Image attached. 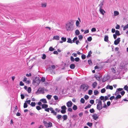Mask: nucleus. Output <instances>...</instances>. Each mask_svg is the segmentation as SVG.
I'll use <instances>...</instances> for the list:
<instances>
[{
	"mask_svg": "<svg viewBox=\"0 0 128 128\" xmlns=\"http://www.w3.org/2000/svg\"><path fill=\"white\" fill-rule=\"evenodd\" d=\"M73 22V20H71L70 22H69L66 24V28L68 32L72 31L74 30V27L73 24L71 23V22Z\"/></svg>",
	"mask_w": 128,
	"mask_h": 128,
	"instance_id": "nucleus-1",
	"label": "nucleus"
},
{
	"mask_svg": "<svg viewBox=\"0 0 128 128\" xmlns=\"http://www.w3.org/2000/svg\"><path fill=\"white\" fill-rule=\"evenodd\" d=\"M96 100L98 101V103L97 104L96 108L98 110L100 111L102 108V102L100 100V99H96Z\"/></svg>",
	"mask_w": 128,
	"mask_h": 128,
	"instance_id": "nucleus-2",
	"label": "nucleus"
},
{
	"mask_svg": "<svg viewBox=\"0 0 128 128\" xmlns=\"http://www.w3.org/2000/svg\"><path fill=\"white\" fill-rule=\"evenodd\" d=\"M89 87V86L88 84H82L80 86V88L82 89L86 92L88 89Z\"/></svg>",
	"mask_w": 128,
	"mask_h": 128,
	"instance_id": "nucleus-3",
	"label": "nucleus"
},
{
	"mask_svg": "<svg viewBox=\"0 0 128 128\" xmlns=\"http://www.w3.org/2000/svg\"><path fill=\"white\" fill-rule=\"evenodd\" d=\"M43 123L44 124V126L46 128H50L52 126V123L50 122H48L44 120Z\"/></svg>",
	"mask_w": 128,
	"mask_h": 128,
	"instance_id": "nucleus-4",
	"label": "nucleus"
},
{
	"mask_svg": "<svg viewBox=\"0 0 128 128\" xmlns=\"http://www.w3.org/2000/svg\"><path fill=\"white\" fill-rule=\"evenodd\" d=\"M123 90V89L122 88H119L116 89V91L114 93L115 95H119L120 94V91H122Z\"/></svg>",
	"mask_w": 128,
	"mask_h": 128,
	"instance_id": "nucleus-5",
	"label": "nucleus"
},
{
	"mask_svg": "<svg viewBox=\"0 0 128 128\" xmlns=\"http://www.w3.org/2000/svg\"><path fill=\"white\" fill-rule=\"evenodd\" d=\"M72 103L71 101H69L66 103V106L68 108L71 107L72 105Z\"/></svg>",
	"mask_w": 128,
	"mask_h": 128,
	"instance_id": "nucleus-6",
	"label": "nucleus"
},
{
	"mask_svg": "<svg viewBox=\"0 0 128 128\" xmlns=\"http://www.w3.org/2000/svg\"><path fill=\"white\" fill-rule=\"evenodd\" d=\"M120 38H118L115 40L114 42V44L116 45H118L120 41Z\"/></svg>",
	"mask_w": 128,
	"mask_h": 128,
	"instance_id": "nucleus-7",
	"label": "nucleus"
},
{
	"mask_svg": "<svg viewBox=\"0 0 128 128\" xmlns=\"http://www.w3.org/2000/svg\"><path fill=\"white\" fill-rule=\"evenodd\" d=\"M92 116L93 118L95 120L98 118V116L96 114H95L92 115Z\"/></svg>",
	"mask_w": 128,
	"mask_h": 128,
	"instance_id": "nucleus-8",
	"label": "nucleus"
},
{
	"mask_svg": "<svg viewBox=\"0 0 128 128\" xmlns=\"http://www.w3.org/2000/svg\"><path fill=\"white\" fill-rule=\"evenodd\" d=\"M106 89H110V90H112L113 88L112 86L108 85L106 86Z\"/></svg>",
	"mask_w": 128,
	"mask_h": 128,
	"instance_id": "nucleus-9",
	"label": "nucleus"
},
{
	"mask_svg": "<svg viewBox=\"0 0 128 128\" xmlns=\"http://www.w3.org/2000/svg\"><path fill=\"white\" fill-rule=\"evenodd\" d=\"M38 91L43 93L44 92V88H38Z\"/></svg>",
	"mask_w": 128,
	"mask_h": 128,
	"instance_id": "nucleus-10",
	"label": "nucleus"
},
{
	"mask_svg": "<svg viewBox=\"0 0 128 128\" xmlns=\"http://www.w3.org/2000/svg\"><path fill=\"white\" fill-rule=\"evenodd\" d=\"M102 8H101V7H100V8L99 10L100 13L104 15V12L105 13V12L104 10L102 9Z\"/></svg>",
	"mask_w": 128,
	"mask_h": 128,
	"instance_id": "nucleus-11",
	"label": "nucleus"
},
{
	"mask_svg": "<svg viewBox=\"0 0 128 128\" xmlns=\"http://www.w3.org/2000/svg\"><path fill=\"white\" fill-rule=\"evenodd\" d=\"M60 37L58 36H55L53 37V38L55 40H58L60 39Z\"/></svg>",
	"mask_w": 128,
	"mask_h": 128,
	"instance_id": "nucleus-12",
	"label": "nucleus"
},
{
	"mask_svg": "<svg viewBox=\"0 0 128 128\" xmlns=\"http://www.w3.org/2000/svg\"><path fill=\"white\" fill-rule=\"evenodd\" d=\"M97 83L96 82H93L92 84V88H94L97 86Z\"/></svg>",
	"mask_w": 128,
	"mask_h": 128,
	"instance_id": "nucleus-13",
	"label": "nucleus"
},
{
	"mask_svg": "<svg viewBox=\"0 0 128 128\" xmlns=\"http://www.w3.org/2000/svg\"><path fill=\"white\" fill-rule=\"evenodd\" d=\"M42 108H46L48 107V105L46 104H42Z\"/></svg>",
	"mask_w": 128,
	"mask_h": 128,
	"instance_id": "nucleus-14",
	"label": "nucleus"
},
{
	"mask_svg": "<svg viewBox=\"0 0 128 128\" xmlns=\"http://www.w3.org/2000/svg\"><path fill=\"white\" fill-rule=\"evenodd\" d=\"M116 96V98H114L115 100H117L118 99L120 98H121V96L120 95H117Z\"/></svg>",
	"mask_w": 128,
	"mask_h": 128,
	"instance_id": "nucleus-15",
	"label": "nucleus"
},
{
	"mask_svg": "<svg viewBox=\"0 0 128 128\" xmlns=\"http://www.w3.org/2000/svg\"><path fill=\"white\" fill-rule=\"evenodd\" d=\"M75 67V65L74 64H72L70 66V68L71 69H74Z\"/></svg>",
	"mask_w": 128,
	"mask_h": 128,
	"instance_id": "nucleus-16",
	"label": "nucleus"
},
{
	"mask_svg": "<svg viewBox=\"0 0 128 128\" xmlns=\"http://www.w3.org/2000/svg\"><path fill=\"white\" fill-rule=\"evenodd\" d=\"M40 101H42L43 103L44 104H46L47 102L46 100L44 98L40 100Z\"/></svg>",
	"mask_w": 128,
	"mask_h": 128,
	"instance_id": "nucleus-17",
	"label": "nucleus"
},
{
	"mask_svg": "<svg viewBox=\"0 0 128 128\" xmlns=\"http://www.w3.org/2000/svg\"><path fill=\"white\" fill-rule=\"evenodd\" d=\"M119 14V13L118 12L116 11H114V16H115L118 15Z\"/></svg>",
	"mask_w": 128,
	"mask_h": 128,
	"instance_id": "nucleus-18",
	"label": "nucleus"
},
{
	"mask_svg": "<svg viewBox=\"0 0 128 128\" xmlns=\"http://www.w3.org/2000/svg\"><path fill=\"white\" fill-rule=\"evenodd\" d=\"M68 41H67V42L69 43H70L71 44H72V40L70 38H67Z\"/></svg>",
	"mask_w": 128,
	"mask_h": 128,
	"instance_id": "nucleus-19",
	"label": "nucleus"
},
{
	"mask_svg": "<svg viewBox=\"0 0 128 128\" xmlns=\"http://www.w3.org/2000/svg\"><path fill=\"white\" fill-rule=\"evenodd\" d=\"M95 78L97 80H98V81H100L101 80V78L100 77V76H98L97 75H96L95 76Z\"/></svg>",
	"mask_w": 128,
	"mask_h": 128,
	"instance_id": "nucleus-20",
	"label": "nucleus"
},
{
	"mask_svg": "<svg viewBox=\"0 0 128 128\" xmlns=\"http://www.w3.org/2000/svg\"><path fill=\"white\" fill-rule=\"evenodd\" d=\"M104 1L103 0L102 1L100 2V4L99 5V6H100V8H102V6L104 5Z\"/></svg>",
	"mask_w": 128,
	"mask_h": 128,
	"instance_id": "nucleus-21",
	"label": "nucleus"
},
{
	"mask_svg": "<svg viewBox=\"0 0 128 128\" xmlns=\"http://www.w3.org/2000/svg\"><path fill=\"white\" fill-rule=\"evenodd\" d=\"M72 109L74 110H76L77 109V107L76 105L74 104Z\"/></svg>",
	"mask_w": 128,
	"mask_h": 128,
	"instance_id": "nucleus-22",
	"label": "nucleus"
},
{
	"mask_svg": "<svg viewBox=\"0 0 128 128\" xmlns=\"http://www.w3.org/2000/svg\"><path fill=\"white\" fill-rule=\"evenodd\" d=\"M108 36H104V40L105 42H107L108 40Z\"/></svg>",
	"mask_w": 128,
	"mask_h": 128,
	"instance_id": "nucleus-23",
	"label": "nucleus"
},
{
	"mask_svg": "<svg viewBox=\"0 0 128 128\" xmlns=\"http://www.w3.org/2000/svg\"><path fill=\"white\" fill-rule=\"evenodd\" d=\"M67 116L66 115H64L62 117L64 120H66L67 119Z\"/></svg>",
	"mask_w": 128,
	"mask_h": 128,
	"instance_id": "nucleus-24",
	"label": "nucleus"
},
{
	"mask_svg": "<svg viewBox=\"0 0 128 128\" xmlns=\"http://www.w3.org/2000/svg\"><path fill=\"white\" fill-rule=\"evenodd\" d=\"M118 36H119L120 35V32L118 30H116L115 32V34Z\"/></svg>",
	"mask_w": 128,
	"mask_h": 128,
	"instance_id": "nucleus-25",
	"label": "nucleus"
},
{
	"mask_svg": "<svg viewBox=\"0 0 128 128\" xmlns=\"http://www.w3.org/2000/svg\"><path fill=\"white\" fill-rule=\"evenodd\" d=\"M62 117V116L60 114L58 115L56 117V118L58 119H59V120L61 119Z\"/></svg>",
	"mask_w": 128,
	"mask_h": 128,
	"instance_id": "nucleus-26",
	"label": "nucleus"
},
{
	"mask_svg": "<svg viewBox=\"0 0 128 128\" xmlns=\"http://www.w3.org/2000/svg\"><path fill=\"white\" fill-rule=\"evenodd\" d=\"M92 52L91 50H90L89 51V52L88 53V54L87 56V57L88 58L90 57L91 56V54H92Z\"/></svg>",
	"mask_w": 128,
	"mask_h": 128,
	"instance_id": "nucleus-27",
	"label": "nucleus"
},
{
	"mask_svg": "<svg viewBox=\"0 0 128 128\" xmlns=\"http://www.w3.org/2000/svg\"><path fill=\"white\" fill-rule=\"evenodd\" d=\"M75 34H76L77 35H79L80 33V32L78 30H76L75 31Z\"/></svg>",
	"mask_w": 128,
	"mask_h": 128,
	"instance_id": "nucleus-28",
	"label": "nucleus"
},
{
	"mask_svg": "<svg viewBox=\"0 0 128 128\" xmlns=\"http://www.w3.org/2000/svg\"><path fill=\"white\" fill-rule=\"evenodd\" d=\"M36 104V103L35 102H31L30 105L32 107L34 106Z\"/></svg>",
	"mask_w": 128,
	"mask_h": 128,
	"instance_id": "nucleus-29",
	"label": "nucleus"
},
{
	"mask_svg": "<svg viewBox=\"0 0 128 128\" xmlns=\"http://www.w3.org/2000/svg\"><path fill=\"white\" fill-rule=\"evenodd\" d=\"M62 110H66V108L65 106H62L61 107Z\"/></svg>",
	"mask_w": 128,
	"mask_h": 128,
	"instance_id": "nucleus-30",
	"label": "nucleus"
},
{
	"mask_svg": "<svg viewBox=\"0 0 128 128\" xmlns=\"http://www.w3.org/2000/svg\"><path fill=\"white\" fill-rule=\"evenodd\" d=\"M94 93L95 95H96L98 94L99 92L97 90H95L94 91Z\"/></svg>",
	"mask_w": 128,
	"mask_h": 128,
	"instance_id": "nucleus-31",
	"label": "nucleus"
},
{
	"mask_svg": "<svg viewBox=\"0 0 128 128\" xmlns=\"http://www.w3.org/2000/svg\"><path fill=\"white\" fill-rule=\"evenodd\" d=\"M52 96L50 95H48L46 96V97L48 99V100H50L51 98V97Z\"/></svg>",
	"mask_w": 128,
	"mask_h": 128,
	"instance_id": "nucleus-32",
	"label": "nucleus"
},
{
	"mask_svg": "<svg viewBox=\"0 0 128 128\" xmlns=\"http://www.w3.org/2000/svg\"><path fill=\"white\" fill-rule=\"evenodd\" d=\"M61 40L63 42H65L66 41V38L65 37H62L61 38Z\"/></svg>",
	"mask_w": 128,
	"mask_h": 128,
	"instance_id": "nucleus-33",
	"label": "nucleus"
},
{
	"mask_svg": "<svg viewBox=\"0 0 128 128\" xmlns=\"http://www.w3.org/2000/svg\"><path fill=\"white\" fill-rule=\"evenodd\" d=\"M54 99L56 100H58V96H54Z\"/></svg>",
	"mask_w": 128,
	"mask_h": 128,
	"instance_id": "nucleus-34",
	"label": "nucleus"
},
{
	"mask_svg": "<svg viewBox=\"0 0 128 128\" xmlns=\"http://www.w3.org/2000/svg\"><path fill=\"white\" fill-rule=\"evenodd\" d=\"M127 28H128V24H127L123 27V30H124Z\"/></svg>",
	"mask_w": 128,
	"mask_h": 128,
	"instance_id": "nucleus-35",
	"label": "nucleus"
},
{
	"mask_svg": "<svg viewBox=\"0 0 128 128\" xmlns=\"http://www.w3.org/2000/svg\"><path fill=\"white\" fill-rule=\"evenodd\" d=\"M87 125L90 127H91L92 125V124L91 122H88L87 124Z\"/></svg>",
	"mask_w": 128,
	"mask_h": 128,
	"instance_id": "nucleus-36",
	"label": "nucleus"
},
{
	"mask_svg": "<svg viewBox=\"0 0 128 128\" xmlns=\"http://www.w3.org/2000/svg\"><path fill=\"white\" fill-rule=\"evenodd\" d=\"M80 102L82 104H84L85 102V100L83 98H82L80 100Z\"/></svg>",
	"mask_w": 128,
	"mask_h": 128,
	"instance_id": "nucleus-37",
	"label": "nucleus"
},
{
	"mask_svg": "<svg viewBox=\"0 0 128 128\" xmlns=\"http://www.w3.org/2000/svg\"><path fill=\"white\" fill-rule=\"evenodd\" d=\"M28 106V105L27 104V103H26V102L24 103V108H27Z\"/></svg>",
	"mask_w": 128,
	"mask_h": 128,
	"instance_id": "nucleus-38",
	"label": "nucleus"
},
{
	"mask_svg": "<svg viewBox=\"0 0 128 128\" xmlns=\"http://www.w3.org/2000/svg\"><path fill=\"white\" fill-rule=\"evenodd\" d=\"M78 40V38L76 37H74L73 39V40H72V42H74V43L75 42V41L76 40Z\"/></svg>",
	"mask_w": 128,
	"mask_h": 128,
	"instance_id": "nucleus-39",
	"label": "nucleus"
},
{
	"mask_svg": "<svg viewBox=\"0 0 128 128\" xmlns=\"http://www.w3.org/2000/svg\"><path fill=\"white\" fill-rule=\"evenodd\" d=\"M78 38L79 40H81L83 38V36L82 35H79L78 36Z\"/></svg>",
	"mask_w": 128,
	"mask_h": 128,
	"instance_id": "nucleus-40",
	"label": "nucleus"
},
{
	"mask_svg": "<svg viewBox=\"0 0 128 128\" xmlns=\"http://www.w3.org/2000/svg\"><path fill=\"white\" fill-rule=\"evenodd\" d=\"M82 58L83 60H84L86 58V56L84 54H82Z\"/></svg>",
	"mask_w": 128,
	"mask_h": 128,
	"instance_id": "nucleus-41",
	"label": "nucleus"
},
{
	"mask_svg": "<svg viewBox=\"0 0 128 128\" xmlns=\"http://www.w3.org/2000/svg\"><path fill=\"white\" fill-rule=\"evenodd\" d=\"M54 50V49L52 47H50L49 48V50L50 51H52Z\"/></svg>",
	"mask_w": 128,
	"mask_h": 128,
	"instance_id": "nucleus-42",
	"label": "nucleus"
},
{
	"mask_svg": "<svg viewBox=\"0 0 128 128\" xmlns=\"http://www.w3.org/2000/svg\"><path fill=\"white\" fill-rule=\"evenodd\" d=\"M27 91L28 93H30L31 91V89L30 87H29L28 88Z\"/></svg>",
	"mask_w": 128,
	"mask_h": 128,
	"instance_id": "nucleus-43",
	"label": "nucleus"
},
{
	"mask_svg": "<svg viewBox=\"0 0 128 128\" xmlns=\"http://www.w3.org/2000/svg\"><path fill=\"white\" fill-rule=\"evenodd\" d=\"M92 40V38L91 36H89L87 38V40L88 41L90 42Z\"/></svg>",
	"mask_w": 128,
	"mask_h": 128,
	"instance_id": "nucleus-44",
	"label": "nucleus"
},
{
	"mask_svg": "<svg viewBox=\"0 0 128 128\" xmlns=\"http://www.w3.org/2000/svg\"><path fill=\"white\" fill-rule=\"evenodd\" d=\"M90 111L91 113H93L95 111L94 109L92 108L90 110Z\"/></svg>",
	"mask_w": 128,
	"mask_h": 128,
	"instance_id": "nucleus-45",
	"label": "nucleus"
},
{
	"mask_svg": "<svg viewBox=\"0 0 128 128\" xmlns=\"http://www.w3.org/2000/svg\"><path fill=\"white\" fill-rule=\"evenodd\" d=\"M106 92V90L104 88H103L101 90V92L102 93H104Z\"/></svg>",
	"mask_w": 128,
	"mask_h": 128,
	"instance_id": "nucleus-46",
	"label": "nucleus"
},
{
	"mask_svg": "<svg viewBox=\"0 0 128 128\" xmlns=\"http://www.w3.org/2000/svg\"><path fill=\"white\" fill-rule=\"evenodd\" d=\"M109 99L108 97L107 96H105V98L104 100H103V102H104L107 100H108Z\"/></svg>",
	"mask_w": 128,
	"mask_h": 128,
	"instance_id": "nucleus-47",
	"label": "nucleus"
},
{
	"mask_svg": "<svg viewBox=\"0 0 128 128\" xmlns=\"http://www.w3.org/2000/svg\"><path fill=\"white\" fill-rule=\"evenodd\" d=\"M92 90H89L88 91V94L90 95L92 94Z\"/></svg>",
	"mask_w": 128,
	"mask_h": 128,
	"instance_id": "nucleus-48",
	"label": "nucleus"
},
{
	"mask_svg": "<svg viewBox=\"0 0 128 128\" xmlns=\"http://www.w3.org/2000/svg\"><path fill=\"white\" fill-rule=\"evenodd\" d=\"M88 64L90 65H92V61H91V60H88Z\"/></svg>",
	"mask_w": 128,
	"mask_h": 128,
	"instance_id": "nucleus-49",
	"label": "nucleus"
},
{
	"mask_svg": "<svg viewBox=\"0 0 128 128\" xmlns=\"http://www.w3.org/2000/svg\"><path fill=\"white\" fill-rule=\"evenodd\" d=\"M91 31L92 32H94L96 31V29L95 28H92L91 29Z\"/></svg>",
	"mask_w": 128,
	"mask_h": 128,
	"instance_id": "nucleus-50",
	"label": "nucleus"
},
{
	"mask_svg": "<svg viewBox=\"0 0 128 128\" xmlns=\"http://www.w3.org/2000/svg\"><path fill=\"white\" fill-rule=\"evenodd\" d=\"M76 26L78 27L79 25L80 22L78 20H77L76 22Z\"/></svg>",
	"mask_w": 128,
	"mask_h": 128,
	"instance_id": "nucleus-51",
	"label": "nucleus"
},
{
	"mask_svg": "<svg viewBox=\"0 0 128 128\" xmlns=\"http://www.w3.org/2000/svg\"><path fill=\"white\" fill-rule=\"evenodd\" d=\"M25 102L27 103V104H30V102H31V100H26L25 101Z\"/></svg>",
	"mask_w": 128,
	"mask_h": 128,
	"instance_id": "nucleus-52",
	"label": "nucleus"
},
{
	"mask_svg": "<svg viewBox=\"0 0 128 128\" xmlns=\"http://www.w3.org/2000/svg\"><path fill=\"white\" fill-rule=\"evenodd\" d=\"M124 89L128 92V86L126 85L124 87Z\"/></svg>",
	"mask_w": 128,
	"mask_h": 128,
	"instance_id": "nucleus-53",
	"label": "nucleus"
},
{
	"mask_svg": "<svg viewBox=\"0 0 128 128\" xmlns=\"http://www.w3.org/2000/svg\"><path fill=\"white\" fill-rule=\"evenodd\" d=\"M80 60V58H79L77 57L74 59V60L76 62H78Z\"/></svg>",
	"mask_w": 128,
	"mask_h": 128,
	"instance_id": "nucleus-54",
	"label": "nucleus"
},
{
	"mask_svg": "<svg viewBox=\"0 0 128 128\" xmlns=\"http://www.w3.org/2000/svg\"><path fill=\"white\" fill-rule=\"evenodd\" d=\"M36 108L38 110H39L41 109V108H40V106H36Z\"/></svg>",
	"mask_w": 128,
	"mask_h": 128,
	"instance_id": "nucleus-55",
	"label": "nucleus"
},
{
	"mask_svg": "<svg viewBox=\"0 0 128 128\" xmlns=\"http://www.w3.org/2000/svg\"><path fill=\"white\" fill-rule=\"evenodd\" d=\"M46 79H45V78L42 77L41 79L40 80L41 81H42V82H44V81Z\"/></svg>",
	"mask_w": 128,
	"mask_h": 128,
	"instance_id": "nucleus-56",
	"label": "nucleus"
},
{
	"mask_svg": "<svg viewBox=\"0 0 128 128\" xmlns=\"http://www.w3.org/2000/svg\"><path fill=\"white\" fill-rule=\"evenodd\" d=\"M61 112L62 114H64L66 113V110H62L60 111Z\"/></svg>",
	"mask_w": 128,
	"mask_h": 128,
	"instance_id": "nucleus-57",
	"label": "nucleus"
},
{
	"mask_svg": "<svg viewBox=\"0 0 128 128\" xmlns=\"http://www.w3.org/2000/svg\"><path fill=\"white\" fill-rule=\"evenodd\" d=\"M46 3L42 4V7H46Z\"/></svg>",
	"mask_w": 128,
	"mask_h": 128,
	"instance_id": "nucleus-58",
	"label": "nucleus"
},
{
	"mask_svg": "<svg viewBox=\"0 0 128 128\" xmlns=\"http://www.w3.org/2000/svg\"><path fill=\"white\" fill-rule=\"evenodd\" d=\"M70 60L72 62H74V58L72 56L70 57Z\"/></svg>",
	"mask_w": 128,
	"mask_h": 128,
	"instance_id": "nucleus-59",
	"label": "nucleus"
},
{
	"mask_svg": "<svg viewBox=\"0 0 128 128\" xmlns=\"http://www.w3.org/2000/svg\"><path fill=\"white\" fill-rule=\"evenodd\" d=\"M111 70L112 72L113 73H115L116 72V70H115L114 69V68H112L111 69Z\"/></svg>",
	"mask_w": 128,
	"mask_h": 128,
	"instance_id": "nucleus-60",
	"label": "nucleus"
},
{
	"mask_svg": "<svg viewBox=\"0 0 128 128\" xmlns=\"http://www.w3.org/2000/svg\"><path fill=\"white\" fill-rule=\"evenodd\" d=\"M125 92L124 91H122V92H120V93L121 95L122 96L124 95V94H125Z\"/></svg>",
	"mask_w": 128,
	"mask_h": 128,
	"instance_id": "nucleus-61",
	"label": "nucleus"
},
{
	"mask_svg": "<svg viewBox=\"0 0 128 128\" xmlns=\"http://www.w3.org/2000/svg\"><path fill=\"white\" fill-rule=\"evenodd\" d=\"M90 102L92 104H93L94 103V101L92 100H90Z\"/></svg>",
	"mask_w": 128,
	"mask_h": 128,
	"instance_id": "nucleus-62",
	"label": "nucleus"
},
{
	"mask_svg": "<svg viewBox=\"0 0 128 128\" xmlns=\"http://www.w3.org/2000/svg\"><path fill=\"white\" fill-rule=\"evenodd\" d=\"M84 98L86 100H87L89 98V96L88 95H86L84 96Z\"/></svg>",
	"mask_w": 128,
	"mask_h": 128,
	"instance_id": "nucleus-63",
	"label": "nucleus"
},
{
	"mask_svg": "<svg viewBox=\"0 0 128 128\" xmlns=\"http://www.w3.org/2000/svg\"><path fill=\"white\" fill-rule=\"evenodd\" d=\"M68 110L71 112H72V108H69L68 109Z\"/></svg>",
	"mask_w": 128,
	"mask_h": 128,
	"instance_id": "nucleus-64",
	"label": "nucleus"
}]
</instances>
